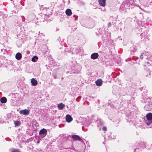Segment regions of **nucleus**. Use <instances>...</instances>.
<instances>
[{
	"instance_id": "obj_1",
	"label": "nucleus",
	"mask_w": 152,
	"mask_h": 152,
	"mask_svg": "<svg viewBox=\"0 0 152 152\" xmlns=\"http://www.w3.org/2000/svg\"><path fill=\"white\" fill-rule=\"evenodd\" d=\"M146 143L144 142H142L141 141H139L136 142L135 144V145L137 148H136L134 149V152H136V150H138L137 151L138 152H139L140 150V148H143L145 147Z\"/></svg>"
},
{
	"instance_id": "obj_2",
	"label": "nucleus",
	"mask_w": 152,
	"mask_h": 152,
	"mask_svg": "<svg viewBox=\"0 0 152 152\" xmlns=\"http://www.w3.org/2000/svg\"><path fill=\"white\" fill-rule=\"evenodd\" d=\"M146 119L145 120V122L147 125L150 126L149 128L152 127V125L151 124L152 123V113H149L146 115Z\"/></svg>"
},
{
	"instance_id": "obj_3",
	"label": "nucleus",
	"mask_w": 152,
	"mask_h": 152,
	"mask_svg": "<svg viewBox=\"0 0 152 152\" xmlns=\"http://www.w3.org/2000/svg\"><path fill=\"white\" fill-rule=\"evenodd\" d=\"M149 100L151 101V99H149ZM148 102H149V101H148ZM144 108L147 111L151 110H152V103L151 102L147 103L145 105Z\"/></svg>"
},
{
	"instance_id": "obj_4",
	"label": "nucleus",
	"mask_w": 152,
	"mask_h": 152,
	"mask_svg": "<svg viewBox=\"0 0 152 152\" xmlns=\"http://www.w3.org/2000/svg\"><path fill=\"white\" fill-rule=\"evenodd\" d=\"M145 59V62L148 64V66L151 65L152 63V55H149L148 56L146 57Z\"/></svg>"
},
{
	"instance_id": "obj_5",
	"label": "nucleus",
	"mask_w": 152,
	"mask_h": 152,
	"mask_svg": "<svg viewBox=\"0 0 152 152\" xmlns=\"http://www.w3.org/2000/svg\"><path fill=\"white\" fill-rule=\"evenodd\" d=\"M47 134V130L45 129H42L39 132V134L42 137H45Z\"/></svg>"
},
{
	"instance_id": "obj_6",
	"label": "nucleus",
	"mask_w": 152,
	"mask_h": 152,
	"mask_svg": "<svg viewBox=\"0 0 152 152\" xmlns=\"http://www.w3.org/2000/svg\"><path fill=\"white\" fill-rule=\"evenodd\" d=\"M70 51L72 54H77L79 52V48L77 47L72 48L70 49Z\"/></svg>"
},
{
	"instance_id": "obj_7",
	"label": "nucleus",
	"mask_w": 152,
	"mask_h": 152,
	"mask_svg": "<svg viewBox=\"0 0 152 152\" xmlns=\"http://www.w3.org/2000/svg\"><path fill=\"white\" fill-rule=\"evenodd\" d=\"M19 113L20 114H22L24 115H28L29 113V111L27 109L21 110L20 111Z\"/></svg>"
},
{
	"instance_id": "obj_8",
	"label": "nucleus",
	"mask_w": 152,
	"mask_h": 152,
	"mask_svg": "<svg viewBox=\"0 0 152 152\" xmlns=\"http://www.w3.org/2000/svg\"><path fill=\"white\" fill-rule=\"evenodd\" d=\"M72 120L73 118L70 115L67 114L66 115V120L67 122L70 123L72 121Z\"/></svg>"
},
{
	"instance_id": "obj_9",
	"label": "nucleus",
	"mask_w": 152,
	"mask_h": 152,
	"mask_svg": "<svg viewBox=\"0 0 152 152\" xmlns=\"http://www.w3.org/2000/svg\"><path fill=\"white\" fill-rule=\"evenodd\" d=\"M96 122L97 123L98 126H102L104 124L102 120L100 118H98L96 120Z\"/></svg>"
},
{
	"instance_id": "obj_10",
	"label": "nucleus",
	"mask_w": 152,
	"mask_h": 152,
	"mask_svg": "<svg viewBox=\"0 0 152 152\" xmlns=\"http://www.w3.org/2000/svg\"><path fill=\"white\" fill-rule=\"evenodd\" d=\"M72 138L74 141H76L77 140L79 141H81L82 140L80 137L77 135H72Z\"/></svg>"
},
{
	"instance_id": "obj_11",
	"label": "nucleus",
	"mask_w": 152,
	"mask_h": 152,
	"mask_svg": "<svg viewBox=\"0 0 152 152\" xmlns=\"http://www.w3.org/2000/svg\"><path fill=\"white\" fill-rule=\"evenodd\" d=\"M99 57V54L97 53H94L91 55V58L92 59H96Z\"/></svg>"
},
{
	"instance_id": "obj_12",
	"label": "nucleus",
	"mask_w": 152,
	"mask_h": 152,
	"mask_svg": "<svg viewBox=\"0 0 152 152\" xmlns=\"http://www.w3.org/2000/svg\"><path fill=\"white\" fill-rule=\"evenodd\" d=\"M148 55V52H145L144 53H142L140 56V59H142L143 58L145 59V57H147Z\"/></svg>"
},
{
	"instance_id": "obj_13",
	"label": "nucleus",
	"mask_w": 152,
	"mask_h": 152,
	"mask_svg": "<svg viewBox=\"0 0 152 152\" xmlns=\"http://www.w3.org/2000/svg\"><path fill=\"white\" fill-rule=\"evenodd\" d=\"M15 57L17 60L21 59L22 57L21 54L19 52L17 53L15 55Z\"/></svg>"
},
{
	"instance_id": "obj_14",
	"label": "nucleus",
	"mask_w": 152,
	"mask_h": 152,
	"mask_svg": "<svg viewBox=\"0 0 152 152\" xmlns=\"http://www.w3.org/2000/svg\"><path fill=\"white\" fill-rule=\"evenodd\" d=\"M99 4L102 6L104 7L105 5L106 0H99Z\"/></svg>"
},
{
	"instance_id": "obj_15",
	"label": "nucleus",
	"mask_w": 152,
	"mask_h": 152,
	"mask_svg": "<svg viewBox=\"0 0 152 152\" xmlns=\"http://www.w3.org/2000/svg\"><path fill=\"white\" fill-rule=\"evenodd\" d=\"M95 83L97 86H99L102 85V80L99 79L96 81Z\"/></svg>"
},
{
	"instance_id": "obj_16",
	"label": "nucleus",
	"mask_w": 152,
	"mask_h": 152,
	"mask_svg": "<svg viewBox=\"0 0 152 152\" xmlns=\"http://www.w3.org/2000/svg\"><path fill=\"white\" fill-rule=\"evenodd\" d=\"M31 83L33 86H35L38 84L37 81L34 78H32L31 80Z\"/></svg>"
},
{
	"instance_id": "obj_17",
	"label": "nucleus",
	"mask_w": 152,
	"mask_h": 152,
	"mask_svg": "<svg viewBox=\"0 0 152 152\" xmlns=\"http://www.w3.org/2000/svg\"><path fill=\"white\" fill-rule=\"evenodd\" d=\"M133 117L132 116L130 115H127L126 117V119L127 120V121L129 123H130L132 121V120L131 119V118Z\"/></svg>"
},
{
	"instance_id": "obj_18",
	"label": "nucleus",
	"mask_w": 152,
	"mask_h": 152,
	"mask_svg": "<svg viewBox=\"0 0 152 152\" xmlns=\"http://www.w3.org/2000/svg\"><path fill=\"white\" fill-rule=\"evenodd\" d=\"M65 12L66 15L68 16L71 15L72 14V11L71 10L69 9H67L66 10Z\"/></svg>"
},
{
	"instance_id": "obj_19",
	"label": "nucleus",
	"mask_w": 152,
	"mask_h": 152,
	"mask_svg": "<svg viewBox=\"0 0 152 152\" xmlns=\"http://www.w3.org/2000/svg\"><path fill=\"white\" fill-rule=\"evenodd\" d=\"M0 101L1 103H5L7 102V99L5 97H3L0 99Z\"/></svg>"
},
{
	"instance_id": "obj_20",
	"label": "nucleus",
	"mask_w": 152,
	"mask_h": 152,
	"mask_svg": "<svg viewBox=\"0 0 152 152\" xmlns=\"http://www.w3.org/2000/svg\"><path fill=\"white\" fill-rule=\"evenodd\" d=\"M65 107V105L62 103H60L58 105V107L59 110H61L63 109Z\"/></svg>"
},
{
	"instance_id": "obj_21",
	"label": "nucleus",
	"mask_w": 152,
	"mask_h": 152,
	"mask_svg": "<svg viewBox=\"0 0 152 152\" xmlns=\"http://www.w3.org/2000/svg\"><path fill=\"white\" fill-rule=\"evenodd\" d=\"M106 34H104L103 35L102 34V39L103 40H104L105 41H106L107 40V39H108V37H105L106 36Z\"/></svg>"
},
{
	"instance_id": "obj_22",
	"label": "nucleus",
	"mask_w": 152,
	"mask_h": 152,
	"mask_svg": "<svg viewBox=\"0 0 152 152\" xmlns=\"http://www.w3.org/2000/svg\"><path fill=\"white\" fill-rule=\"evenodd\" d=\"M20 123V121H17L14 122V124L15 126H19Z\"/></svg>"
},
{
	"instance_id": "obj_23",
	"label": "nucleus",
	"mask_w": 152,
	"mask_h": 152,
	"mask_svg": "<svg viewBox=\"0 0 152 152\" xmlns=\"http://www.w3.org/2000/svg\"><path fill=\"white\" fill-rule=\"evenodd\" d=\"M130 49L131 54H132L133 53H134L136 51V50H135V48H134V47H131Z\"/></svg>"
},
{
	"instance_id": "obj_24",
	"label": "nucleus",
	"mask_w": 152,
	"mask_h": 152,
	"mask_svg": "<svg viewBox=\"0 0 152 152\" xmlns=\"http://www.w3.org/2000/svg\"><path fill=\"white\" fill-rule=\"evenodd\" d=\"M38 59V57L37 56H34L31 58V61L33 62L36 61V60Z\"/></svg>"
},
{
	"instance_id": "obj_25",
	"label": "nucleus",
	"mask_w": 152,
	"mask_h": 152,
	"mask_svg": "<svg viewBox=\"0 0 152 152\" xmlns=\"http://www.w3.org/2000/svg\"><path fill=\"white\" fill-rule=\"evenodd\" d=\"M32 125L33 126H34V125H35L36 126H38V124L35 121H33Z\"/></svg>"
},
{
	"instance_id": "obj_26",
	"label": "nucleus",
	"mask_w": 152,
	"mask_h": 152,
	"mask_svg": "<svg viewBox=\"0 0 152 152\" xmlns=\"http://www.w3.org/2000/svg\"><path fill=\"white\" fill-rule=\"evenodd\" d=\"M79 69L77 70L76 72H74L73 73H74V74L78 73L80 72V70L81 69V67L80 66H79Z\"/></svg>"
},
{
	"instance_id": "obj_27",
	"label": "nucleus",
	"mask_w": 152,
	"mask_h": 152,
	"mask_svg": "<svg viewBox=\"0 0 152 152\" xmlns=\"http://www.w3.org/2000/svg\"><path fill=\"white\" fill-rule=\"evenodd\" d=\"M31 17H32V18H31V20H32L33 19H34L35 18V15H34V14H31V15H30V16H29V18H30Z\"/></svg>"
},
{
	"instance_id": "obj_28",
	"label": "nucleus",
	"mask_w": 152,
	"mask_h": 152,
	"mask_svg": "<svg viewBox=\"0 0 152 152\" xmlns=\"http://www.w3.org/2000/svg\"><path fill=\"white\" fill-rule=\"evenodd\" d=\"M115 23H113V22L111 23V22H109L108 24V26L109 27H110L112 25V24L113 25H114V24Z\"/></svg>"
},
{
	"instance_id": "obj_29",
	"label": "nucleus",
	"mask_w": 152,
	"mask_h": 152,
	"mask_svg": "<svg viewBox=\"0 0 152 152\" xmlns=\"http://www.w3.org/2000/svg\"><path fill=\"white\" fill-rule=\"evenodd\" d=\"M149 75L147 74V75H146V76L148 77H150L151 76V72H149Z\"/></svg>"
},
{
	"instance_id": "obj_30",
	"label": "nucleus",
	"mask_w": 152,
	"mask_h": 152,
	"mask_svg": "<svg viewBox=\"0 0 152 152\" xmlns=\"http://www.w3.org/2000/svg\"><path fill=\"white\" fill-rule=\"evenodd\" d=\"M107 129V128L105 126H104L102 128V130L104 131H105Z\"/></svg>"
},
{
	"instance_id": "obj_31",
	"label": "nucleus",
	"mask_w": 152,
	"mask_h": 152,
	"mask_svg": "<svg viewBox=\"0 0 152 152\" xmlns=\"http://www.w3.org/2000/svg\"><path fill=\"white\" fill-rule=\"evenodd\" d=\"M26 53H27V54H28H28H30V52L29 51H28V50H27V51H26Z\"/></svg>"
},
{
	"instance_id": "obj_32",
	"label": "nucleus",
	"mask_w": 152,
	"mask_h": 152,
	"mask_svg": "<svg viewBox=\"0 0 152 152\" xmlns=\"http://www.w3.org/2000/svg\"><path fill=\"white\" fill-rule=\"evenodd\" d=\"M58 39V40L59 42H60L61 41V39L60 37H59Z\"/></svg>"
},
{
	"instance_id": "obj_33",
	"label": "nucleus",
	"mask_w": 152,
	"mask_h": 152,
	"mask_svg": "<svg viewBox=\"0 0 152 152\" xmlns=\"http://www.w3.org/2000/svg\"><path fill=\"white\" fill-rule=\"evenodd\" d=\"M81 98V96H79L77 98H78V99H80Z\"/></svg>"
},
{
	"instance_id": "obj_34",
	"label": "nucleus",
	"mask_w": 152,
	"mask_h": 152,
	"mask_svg": "<svg viewBox=\"0 0 152 152\" xmlns=\"http://www.w3.org/2000/svg\"><path fill=\"white\" fill-rule=\"evenodd\" d=\"M107 137H109V136H108L107 135H105V138H107Z\"/></svg>"
},
{
	"instance_id": "obj_35",
	"label": "nucleus",
	"mask_w": 152,
	"mask_h": 152,
	"mask_svg": "<svg viewBox=\"0 0 152 152\" xmlns=\"http://www.w3.org/2000/svg\"><path fill=\"white\" fill-rule=\"evenodd\" d=\"M78 99L77 98H76V101L77 102H79L78 100Z\"/></svg>"
},
{
	"instance_id": "obj_36",
	"label": "nucleus",
	"mask_w": 152,
	"mask_h": 152,
	"mask_svg": "<svg viewBox=\"0 0 152 152\" xmlns=\"http://www.w3.org/2000/svg\"><path fill=\"white\" fill-rule=\"evenodd\" d=\"M39 143V141H38L37 142V143Z\"/></svg>"
},
{
	"instance_id": "obj_37",
	"label": "nucleus",
	"mask_w": 152,
	"mask_h": 152,
	"mask_svg": "<svg viewBox=\"0 0 152 152\" xmlns=\"http://www.w3.org/2000/svg\"><path fill=\"white\" fill-rule=\"evenodd\" d=\"M138 151V150H136L135 151L136 152H138L137 151Z\"/></svg>"
},
{
	"instance_id": "obj_38",
	"label": "nucleus",
	"mask_w": 152,
	"mask_h": 152,
	"mask_svg": "<svg viewBox=\"0 0 152 152\" xmlns=\"http://www.w3.org/2000/svg\"><path fill=\"white\" fill-rule=\"evenodd\" d=\"M23 17H24L23 16H22V18L23 19Z\"/></svg>"
},
{
	"instance_id": "obj_39",
	"label": "nucleus",
	"mask_w": 152,
	"mask_h": 152,
	"mask_svg": "<svg viewBox=\"0 0 152 152\" xmlns=\"http://www.w3.org/2000/svg\"><path fill=\"white\" fill-rule=\"evenodd\" d=\"M1 103H0V106L1 105Z\"/></svg>"
},
{
	"instance_id": "obj_40",
	"label": "nucleus",
	"mask_w": 152,
	"mask_h": 152,
	"mask_svg": "<svg viewBox=\"0 0 152 152\" xmlns=\"http://www.w3.org/2000/svg\"><path fill=\"white\" fill-rule=\"evenodd\" d=\"M114 107V106H113V107H112L113 108Z\"/></svg>"
}]
</instances>
